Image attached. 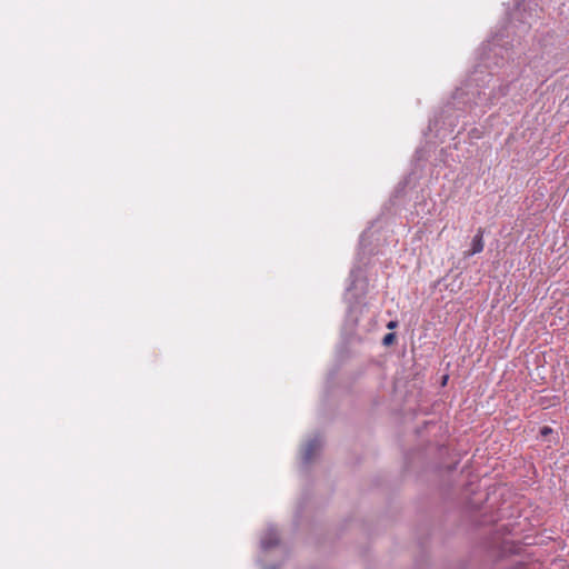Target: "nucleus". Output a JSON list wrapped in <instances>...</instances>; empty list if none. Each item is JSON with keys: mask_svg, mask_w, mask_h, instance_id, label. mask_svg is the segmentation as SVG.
<instances>
[{"mask_svg": "<svg viewBox=\"0 0 569 569\" xmlns=\"http://www.w3.org/2000/svg\"><path fill=\"white\" fill-rule=\"evenodd\" d=\"M491 80L490 73L483 71H475L463 86L458 88L451 97V100L443 107L439 118L435 119L433 126L440 122L442 127L452 130L458 124V118L467 111H471L473 107H489L493 101L505 97L509 91V84H500L487 91L483 84Z\"/></svg>", "mask_w": 569, "mask_h": 569, "instance_id": "f257e3e1", "label": "nucleus"}, {"mask_svg": "<svg viewBox=\"0 0 569 569\" xmlns=\"http://www.w3.org/2000/svg\"><path fill=\"white\" fill-rule=\"evenodd\" d=\"M321 446L322 441L318 436L310 439L303 448L302 462L305 465L310 463L315 453L320 450Z\"/></svg>", "mask_w": 569, "mask_h": 569, "instance_id": "f03ea898", "label": "nucleus"}, {"mask_svg": "<svg viewBox=\"0 0 569 569\" xmlns=\"http://www.w3.org/2000/svg\"><path fill=\"white\" fill-rule=\"evenodd\" d=\"M483 234L485 230L482 228H478L476 234L471 240L470 249L465 252V257H472L477 253H480L483 250Z\"/></svg>", "mask_w": 569, "mask_h": 569, "instance_id": "7ed1b4c3", "label": "nucleus"}, {"mask_svg": "<svg viewBox=\"0 0 569 569\" xmlns=\"http://www.w3.org/2000/svg\"><path fill=\"white\" fill-rule=\"evenodd\" d=\"M278 543L279 537L277 531L272 527L268 528V530L260 539V548L266 551L270 548L278 546Z\"/></svg>", "mask_w": 569, "mask_h": 569, "instance_id": "20e7f679", "label": "nucleus"}, {"mask_svg": "<svg viewBox=\"0 0 569 569\" xmlns=\"http://www.w3.org/2000/svg\"><path fill=\"white\" fill-rule=\"evenodd\" d=\"M359 272H360L359 269L351 270V272L349 274L350 284L347 288V295H349L355 289Z\"/></svg>", "mask_w": 569, "mask_h": 569, "instance_id": "39448f33", "label": "nucleus"}, {"mask_svg": "<svg viewBox=\"0 0 569 569\" xmlns=\"http://www.w3.org/2000/svg\"><path fill=\"white\" fill-rule=\"evenodd\" d=\"M396 336L395 333H387L385 337H383V340H382V343L385 346H389L393 342Z\"/></svg>", "mask_w": 569, "mask_h": 569, "instance_id": "423d86ee", "label": "nucleus"}, {"mask_svg": "<svg viewBox=\"0 0 569 569\" xmlns=\"http://www.w3.org/2000/svg\"><path fill=\"white\" fill-rule=\"evenodd\" d=\"M550 432H551V429H550L549 427H543V428L541 429V433H542V435H548V433H550Z\"/></svg>", "mask_w": 569, "mask_h": 569, "instance_id": "0eeeda50", "label": "nucleus"}, {"mask_svg": "<svg viewBox=\"0 0 569 569\" xmlns=\"http://www.w3.org/2000/svg\"><path fill=\"white\" fill-rule=\"evenodd\" d=\"M396 325H397V323H396L395 321H390V322L388 323V328H389V329H392V328H395V327H396Z\"/></svg>", "mask_w": 569, "mask_h": 569, "instance_id": "6e6552de", "label": "nucleus"}, {"mask_svg": "<svg viewBox=\"0 0 569 569\" xmlns=\"http://www.w3.org/2000/svg\"><path fill=\"white\" fill-rule=\"evenodd\" d=\"M266 569H278L276 566H271L269 568H266Z\"/></svg>", "mask_w": 569, "mask_h": 569, "instance_id": "1a4fd4ad", "label": "nucleus"}]
</instances>
